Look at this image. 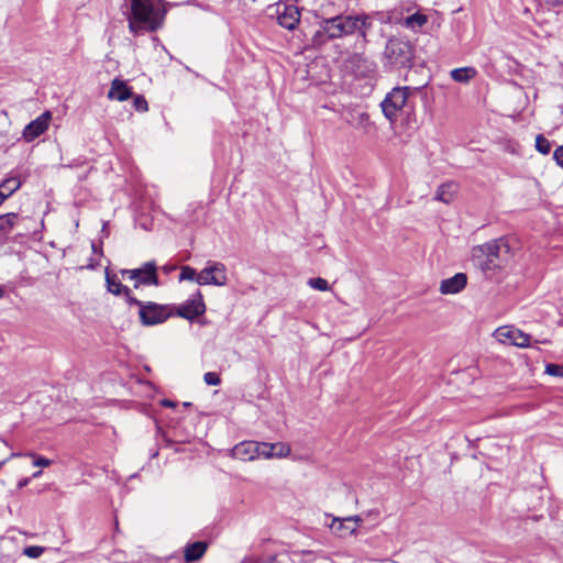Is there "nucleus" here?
Here are the masks:
<instances>
[{
    "label": "nucleus",
    "instance_id": "nucleus-1",
    "mask_svg": "<svg viewBox=\"0 0 563 563\" xmlns=\"http://www.w3.org/2000/svg\"><path fill=\"white\" fill-rule=\"evenodd\" d=\"M373 25V20L367 14H340L324 19L320 23V31L313 36V42L320 43V37L327 35L329 40L341 38L357 33L363 44L368 42L367 32Z\"/></svg>",
    "mask_w": 563,
    "mask_h": 563
},
{
    "label": "nucleus",
    "instance_id": "nucleus-2",
    "mask_svg": "<svg viewBox=\"0 0 563 563\" xmlns=\"http://www.w3.org/2000/svg\"><path fill=\"white\" fill-rule=\"evenodd\" d=\"M511 258V246L505 238L475 246L472 251L473 265L487 277H492L496 271L505 268Z\"/></svg>",
    "mask_w": 563,
    "mask_h": 563
},
{
    "label": "nucleus",
    "instance_id": "nucleus-3",
    "mask_svg": "<svg viewBox=\"0 0 563 563\" xmlns=\"http://www.w3.org/2000/svg\"><path fill=\"white\" fill-rule=\"evenodd\" d=\"M165 10L158 0H141L131 3L129 29L133 34L154 32L161 27Z\"/></svg>",
    "mask_w": 563,
    "mask_h": 563
},
{
    "label": "nucleus",
    "instance_id": "nucleus-4",
    "mask_svg": "<svg viewBox=\"0 0 563 563\" xmlns=\"http://www.w3.org/2000/svg\"><path fill=\"white\" fill-rule=\"evenodd\" d=\"M178 282H227L229 279L227 267L220 262L209 261L203 269L197 274L190 266H181L177 274Z\"/></svg>",
    "mask_w": 563,
    "mask_h": 563
},
{
    "label": "nucleus",
    "instance_id": "nucleus-5",
    "mask_svg": "<svg viewBox=\"0 0 563 563\" xmlns=\"http://www.w3.org/2000/svg\"><path fill=\"white\" fill-rule=\"evenodd\" d=\"M415 91L408 86L393 88L380 102L382 111L390 123L397 120L400 111L409 104V98Z\"/></svg>",
    "mask_w": 563,
    "mask_h": 563
},
{
    "label": "nucleus",
    "instance_id": "nucleus-6",
    "mask_svg": "<svg viewBox=\"0 0 563 563\" xmlns=\"http://www.w3.org/2000/svg\"><path fill=\"white\" fill-rule=\"evenodd\" d=\"M384 57L390 66L409 67L413 57V48L407 41L390 38L386 44Z\"/></svg>",
    "mask_w": 563,
    "mask_h": 563
},
{
    "label": "nucleus",
    "instance_id": "nucleus-7",
    "mask_svg": "<svg viewBox=\"0 0 563 563\" xmlns=\"http://www.w3.org/2000/svg\"><path fill=\"white\" fill-rule=\"evenodd\" d=\"M134 303L141 307L140 319L142 323L145 325H155L163 323L170 316V311L165 306H159L152 302L147 305H142L137 300H134Z\"/></svg>",
    "mask_w": 563,
    "mask_h": 563
},
{
    "label": "nucleus",
    "instance_id": "nucleus-8",
    "mask_svg": "<svg viewBox=\"0 0 563 563\" xmlns=\"http://www.w3.org/2000/svg\"><path fill=\"white\" fill-rule=\"evenodd\" d=\"M494 338L503 344L515 345L518 347H527L530 345L529 334H526L519 329L509 325H504L496 329L494 332Z\"/></svg>",
    "mask_w": 563,
    "mask_h": 563
},
{
    "label": "nucleus",
    "instance_id": "nucleus-9",
    "mask_svg": "<svg viewBox=\"0 0 563 563\" xmlns=\"http://www.w3.org/2000/svg\"><path fill=\"white\" fill-rule=\"evenodd\" d=\"M51 120V111H45L35 120L26 124L22 132V137L24 141L32 142L41 136L48 129Z\"/></svg>",
    "mask_w": 563,
    "mask_h": 563
},
{
    "label": "nucleus",
    "instance_id": "nucleus-10",
    "mask_svg": "<svg viewBox=\"0 0 563 563\" xmlns=\"http://www.w3.org/2000/svg\"><path fill=\"white\" fill-rule=\"evenodd\" d=\"M206 310L202 297L199 292L192 295L186 302L180 303L176 307V314L192 320L196 317L201 316Z\"/></svg>",
    "mask_w": 563,
    "mask_h": 563
},
{
    "label": "nucleus",
    "instance_id": "nucleus-11",
    "mask_svg": "<svg viewBox=\"0 0 563 563\" xmlns=\"http://www.w3.org/2000/svg\"><path fill=\"white\" fill-rule=\"evenodd\" d=\"M122 276L135 282H158L157 267L154 262H147L140 268L122 271Z\"/></svg>",
    "mask_w": 563,
    "mask_h": 563
},
{
    "label": "nucleus",
    "instance_id": "nucleus-12",
    "mask_svg": "<svg viewBox=\"0 0 563 563\" xmlns=\"http://www.w3.org/2000/svg\"><path fill=\"white\" fill-rule=\"evenodd\" d=\"M291 452L290 445L284 442H258V457L266 460L284 459Z\"/></svg>",
    "mask_w": 563,
    "mask_h": 563
},
{
    "label": "nucleus",
    "instance_id": "nucleus-13",
    "mask_svg": "<svg viewBox=\"0 0 563 563\" xmlns=\"http://www.w3.org/2000/svg\"><path fill=\"white\" fill-rule=\"evenodd\" d=\"M346 122L364 134H369L375 130L374 122L371 121L368 113L356 109L350 110L346 114Z\"/></svg>",
    "mask_w": 563,
    "mask_h": 563
},
{
    "label": "nucleus",
    "instance_id": "nucleus-14",
    "mask_svg": "<svg viewBox=\"0 0 563 563\" xmlns=\"http://www.w3.org/2000/svg\"><path fill=\"white\" fill-rule=\"evenodd\" d=\"M231 456L240 461H254L258 459V442L242 441L231 450Z\"/></svg>",
    "mask_w": 563,
    "mask_h": 563
},
{
    "label": "nucleus",
    "instance_id": "nucleus-15",
    "mask_svg": "<svg viewBox=\"0 0 563 563\" xmlns=\"http://www.w3.org/2000/svg\"><path fill=\"white\" fill-rule=\"evenodd\" d=\"M278 12V24L287 30H295L300 22V12L295 5L284 4L283 12Z\"/></svg>",
    "mask_w": 563,
    "mask_h": 563
},
{
    "label": "nucleus",
    "instance_id": "nucleus-16",
    "mask_svg": "<svg viewBox=\"0 0 563 563\" xmlns=\"http://www.w3.org/2000/svg\"><path fill=\"white\" fill-rule=\"evenodd\" d=\"M132 96V88L128 84L119 78H115L111 82L110 90L108 91V98L110 100L125 101Z\"/></svg>",
    "mask_w": 563,
    "mask_h": 563
},
{
    "label": "nucleus",
    "instance_id": "nucleus-17",
    "mask_svg": "<svg viewBox=\"0 0 563 563\" xmlns=\"http://www.w3.org/2000/svg\"><path fill=\"white\" fill-rule=\"evenodd\" d=\"M344 65L346 69L354 74H363L367 68V58L362 53H351Z\"/></svg>",
    "mask_w": 563,
    "mask_h": 563
},
{
    "label": "nucleus",
    "instance_id": "nucleus-18",
    "mask_svg": "<svg viewBox=\"0 0 563 563\" xmlns=\"http://www.w3.org/2000/svg\"><path fill=\"white\" fill-rule=\"evenodd\" d=\"M19 222V214L14 212L0 216V240L5 241Z\"/></svg>",
    "mask_w": 563,
    "mask_h": 563
},
{
    "label": "nucleus",
    "instance_id": "nucleus-19",
    "mask_svg": "<svg viewBox=\"0 0 563 563\" xmlns=\"http://www.w3.org/2000/svg\"><path fill=\"white\" fill-rule=\"evenodd\" d=\"M329 527L333 533L340 538H345L355 533V526H352L351 522H347L346 518H333Z\"/></svg>",
    "mask_w": 563,
    "mask_h": 563
},
{
    "label": "nucleus",
    "instance_id": "nucleus-20",
    "mask_svg": "<svg viewBox=\"0 0 563 563\" xmlns=\"http://www.w3.org/2000/svg\"><path fill=\"white\" fill-rule=\"evenodd\" d=\"M207 550V543L202 541H197L186 545L184 550V556L187 562L198 561L203 556Z\"/></svg>",
    "mask_w": 563,
    "mask_h": 563
},
{
    "label": "nucleus",
    "instance_id": "nucleus-21",
    "mask_svg": "<svg viewBox=\"0 0 563 563\" xmlns=\"http://www.w3.org/2000/svg\"><path fill=\"white\" fill-rule=\"evenodd\" d=\"M21 186V181L16 177H10L0 184V205L15 192Z\"/></svg>",
    "mask_w": 563,
    "mask_h": 563
},
{
    "label": "nucleus",
    "instance_id": "nucleus-22",
    "mask_svg": "<svg viewBox=\"0 0 563 563\" xmlns=\"http://www.w3.org/2000/svg\"><path fill=\"white\" fill-rule=\"evenodd\" d=\"M477 75V70L474 67H462L451 70V78L461 84H467Z\"/></svg>",
    "mask_w": 563,
    "mask_h": 563
},
{
    "label": "nucleus",
    "instance_id": "nucleus-23",
    "mask_svg": "<svg viewBox=\"0 0 563 563\" xmlns=\"http://www.w3.org/2000/svg\"><path fill=\"white\" fill-rule=\"evenodd\" d=\"M457 190V186L454 183H448L441 185L435 194V199L444 203H450Z\"/></svg>",
    "mask_w": 563,
    "mask_h": 563
},
{
    "label": "nucleus",
    "instance_id": "nucleus-24",
    "mask_svg": "<svg viewBox=\"0 0 563 563\" xmlns=\"http://www.w3.org/2000/svg\"><path fill=\"white\" fill-rule=\"evenodd\" d=\"M428 22V18L426 14H422V13H419V12H416L411 15H408L405 21H404V25L407 27V29H410L412 31H418L420 30L426 23Z\"/></svg>",
    "mask_w": 563,
    "mask_h": 563
},
{
    "label": "nucleus",
    "instance_id": "nucleus-25",
    "mask_svg": "<svg viewBox=\"0 0 563 563\" xmlns=\"http://www.w3.org/2000/svg\"><path fill=\"white\" fill-rule=\"evenodd\" d=\"M18 456H29V457L34 459L33 465L38 466V467H48L53 464L52 460L41 456V455H36L34 452H27L24 454H22V453H12L11 454V457H18Z\"/></svg>",
    "mask_w": 563,
    "mask_h": 563
},
{
    "label": "nucleus",
    "instance_id": "nucleus-26",
    "mask_svg": "<svg viewBox=\"0 0 563 563\" xmlns=\"http://www.w3.org/2000/svg\"><path fill=\"white\" fill-rule=\"evenodd\" d=\"M107 288H108V291L113 295H117V296L124 295L126 297L128 302L134 303L135 299L130 296V289L126 286H124L123 284H107Z\"/></svg>",
    "mask_w": 563,
    "mask_h": 563
},
{
    "label": "nucleus",
    "instance_id": "nucleus-27",
    "mask_svg": "<svg viewBox=\"0 0 563 563\" xmlns=\"http://www.w3.org/2000/svg\"><path fill=\"white\" fill-rule=\"evenodd\" d=\"M536 148L539 153L547 155L551 151V143L542 134H538L536 137Z\"/></svg>",
    "mask_w": 563,
    "mask_h": 563
},
{
    "label": "nucleus",
    "instance_id": "nucleus-28",
    "mask_svg": "<svg viewBox=\"0 0 563 563\" xmlns=\"http://www.w3.org/2000/svg\"><path fill=\"white\" fill-rule=\"evenodd\" d=\"M466 284H440V292L443 295H455L461 292Z\"/></svg>",
    "mask_w": 563,
    "mask_h": 563
},
{
    "label": "nucleus",
    "instance_id": "nucleus-29",
    "mask_svg": "<svg viewBox=\"0 0 563 563\" xmlns=\"http://www.w3.org/2000/svg\"><path fill=\"white\" fill-rule=\"evenodd\" d=\"M45 550L46 549L44 547L30 545L23 549V554L31 559H37L45 552Z\"/></svg>",
    "mask_w": 563,
    "mask_h": 563
},
{
    "label": "nucleus",
    "instance_id": "nucleus-30",
    "mask_svg": "<svg viewBox=\"0 0 563 563\" xmlns=\"http://www.w3.org/2000/svg\"><path fill=\"white\" fill-rule=\"evenodd\" d=\"M545 374L555 377H563V365L549 363L545 365Z\"/></svg>",
    "mask_w": 563,
    "mask_h": 563
},
{
    "label": "nucleus",
    "instance_id": "nucleus-31",
    "mask_svg": "<svg viewBox=\"0 0 563 563\" xmlns=\"http://www.w3.org/2000/svg\"><path fill=\"white\" fill-rule=\"evenodd\" d=\"M203 380L207 385L218 386L221 383L220 376L214 372H207L203 375Z\"/></svg>",
    "mask_w": 563,
    "mask_h": 563
},
{
    "label": "nucleus",
    "instance_id": "nucleus-32",
    "mask_svg": "<svg viewBox=\"0 0 563 563\" xmlns=\"http://www.w3.org/2000/svg\"><path fill=\"white\" fill-rule=\"evenodd\" d=\"M133 106L140 112H145L148 109L147 101L143 96H136L133 100Z\"/></svg>",
    "mask_w": 563,
    "mask_h": 563
},
{
    "label": "nucleus",
    "instance_id": "nucleus-33",
    "mask_svg": "<svg viewBox=\"0 0 563 563\" xmlns=\"http://www.w3.org/2000/svg\"><path fill=\"white\" fill-rule=\"evenodd\" d=\"M178 269L176 264L168 263L161 267V272L166 278H173V274Z\"/></svg>",
    "mask_w": 563,
    "mask_h": 563
},
{
    "label": "nucleus",
    "instance_id": "nucleus-34",
    "mask_svg": "<svg viewBox=\"0 0 563 563\" xmlns=\"http://www.w3.org/2000/svg\"><path fill=\"white\" fill-rule=\"evenodd\" d=\"M553 158L559 166L563 168V145L555 148L553 153Z\"/></svg>",
    "mask_w": 563,
    "mask_h": 563
},
{
    "label": "nucleus",
    "instance_id": "nucleus-35",
    "mask_svg": "<svg viewBox=\"0 0 563 563\" xmlns=\"http://www.w3.org/2000/svg\"><path fill=\"white\" fill-rule=\"evenodd\" d=\"M467 277L464 273H457L454 276L443 279L442 282H466Z\"/></svg>",
    "mask_w": 563,
    "mask_h": 563
},
{
    "label": "nucleus",
    "instance_id": "nucleus-36",
    "mask_svg": "<svg viewBox=\"0 0 563 563\" xmlns=\"http://www.w3.org/2000/svg\"><path fill=\"white\" fill-rule=\"evenodd\" d=\"M310 286L319 291H328L331 290L330 284H310Z\"/></svg>",
    "mask_w": 563,
    "mask_h": 563
},
{
    "label": "nucleus",
    "instance_id": "nucleus-37",
    "mask_svg": "<svg viewBox=\"0 0 563 563\" xmlns=\"http://www.w3.org/2000/svg\"><path fill=\"white\" fill-rule=\"evenodd\" d=\"M346 521L351 522L352 526H355L356 529L358 525L362 522V518L360 516H350L346 517Z\"/></svg>",
    "mask_w": 563,
    "mask_h": 563
},
{
    "label": "nucleus",
    "instance_id": "nucleus-38",
    "mask_svg": "<svg viewBox=\"0 0 563 563\" xmlns=\"http://www.w3.org/2000/svg\"><path fill=\"white\" fill-rule=\"evenodd\" d=\"M30 483V479L29 478H23L19 482V488H22L24 486H26L27 484Z\"/></svg>",
    "mask_w": 563,
    "mask_h": 563
},
{
    "label": "nucleus",
    "instance_id": "nucleus-39",
    "mask_svg": "<svg viewBox=\"0 0 563 563\" xmlns=\"http://www.w3.org/2000/svg\"><path fill=\"white\" fill-rule=\"evenodd\" d=\"M162 404L165 407H174L175 406V404L172 400H167V399L163 400Z\"/></svg>",
    "mask_w": 563,
    "mask_h": 563
},
{
    "label": "nucleus",
    "instance_id": "nucleus-40",
    "mask_svg": "<svg viewBox=\"0 0 563 563\" xmlns=\"http://www.w3.org/2000/svg\"><path fill=\"white\" fill-rule=\"evenodd\" d=\"M551 4H552L553 7L562 5V4H563V1H562V0H553V1H551Z\"/></svg>",
    "mask_w": 563,
    "mask_h": 563
},
{
    "label": "nucleus",
    "instance_id": "nucleus-41",
    "mask_svg": "<svg viewBox=\"0 0 563 563\" xmlns=\"http://www.w3.org/2000/svg\"><path fill=\"white\" fill-rule=\"evenodd\" d=\"M308 282H318V283H321V282H327L325 279L321 278V277H316V278H309Z\"/></svg>",
    "mask_w": 563,
    "mask_h": 563
},
{
    "label": "nucleus",
    "instance_id": "nucleus-42",
    "mask_svg": "<svg viewBox=\"0 0 563 563\" xmlns=\"http://www.w3.org/2000/svg\"><path fill=\"white\" fill-rule=\"evenodd\" d=\"M104 274H106V282H107V283L113 282V280L111 279V277H110V275H109V273H108L107 268L104 269Z\"/></svg>",
    "mask_w": 563,
    "mask_h": 563
},
{
    "label": "nucleus",
    "instance_id": "nucleus-43",
    "mask_svg": "<svg viewBox=\"0 0 563 563\" xmlns=\"http://www.w3.org/2000/svg\"><path fill=\"white\" fill-rule=\"evenodd\" d=\"M41 475H42V471H37V472L33 473L32 477L38 478Z\"/></svg>",
    "mask_w": 563,
    "mask_h": 563
},
{
    "label": "nucleus",
    "instance_id": "nucleus-44",
    "mask_svg": "<svg viewBox=\"0 0 563 563\" xmlns=\"http://www.w3.org/2000/svg\"><path fill=\"white\" fill-rule=\"evenodd\" d=\"M537 342H538V343H542V344H549V343H550V340L544 339V340L537 341Z\"/></svg>",
    "mask_w": 563,
    "mask_h": 563
},
{
    "label": "nucleus",
    "instance_id": "nucleus-45",
    "mask_svg": "<svg viewBox=\"0 0 563 563\" xmlns=\"http://www.w3.org/2000/svg\"><path fill=\"white\" fill-rule=\"evenodd\" d=\"M4 296V289L2 287H0V298H2Z\"/></svg>",
    "mask_w": 563,
    "mask_h": 563
},
{
    "label": "nucleus",
    "instance_id": "nucleus-46",
    "mask_svg": "<svg viewBox=\"0 0 563 563\" xmlns=\"http://www.w3.org/2000/svg\"><path fill=\"white\" fill-rule=\"evenodd\" d=\"M3 464H4V462H0V468L2 467Z\"/></svg>",
    "mask_w": 563,
    "mask_h": 563
}]
</instances>
